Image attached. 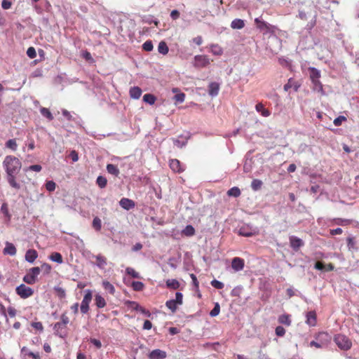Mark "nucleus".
Listing matches in <instances>:
<instances>
[{"label": "nucleus", "instance_id": "1", "mask_svg": "<svg viewBox=\"0 0 359 359\" xmlns=\"http://www.w3.org/2000/svg\"><path fill=\"white\" fill-rule=\"evenodd\" d=\"M3 165L6 170V180L9 185L15 189H20V184L17 182L15 175L20 170L22 163L20 161L13 156H7L4 158Z\"/></svg>", "mask_w": 359, "mask_h": 359}, {"label": "nucleus", "instance_id": "2", "mask_svg": "<svg viewBox=\"0 0 359 359\" xmlns=\"http://www.w3.org/2000/svg\"><path fill=\"white\" fill-rule=\"evenodd\" d=\"M61 321L57 322L54 325L53 329L55 330V334L60 337H63L66 335V332L64 330V328L69 323V319L67 316L66 313H62L60 317Z\"/></svg>", "mask_w": 359, "mask_h": 359}, {"label": "nucleus", "instance_id": "3", "mask_svg": "<svg viewBox=\"0 0 359 359\" xmlns=\"http://www.w3.org/2000/svg\"><path fill=\"white\" fill-rule=\"evenodd\" d=\"M257 27L264 34H266L269 33H273L276 29V27L262 20L261 18H257L255 19Z\"/></svg>", "mask_w": 359, "mask_h": 359}, {"label": "nucleus", "instance_id": "4", "mask_svg": "<svg viewBox=\"0 0 359 359\" xmlns=\"http://www.w3.org/2000/svg\"><path fill=\"white\" fill-rule=\"evenodd\" d=\"M334 340L337 346L342 350H348L352 346L351 341L344 334L336 335Z\"/></svg>", "mask_w": 359, "mask_h": 359}, {"label": "nucleus", "instance_id": "5", "mask_svg": "<svg viewBox=\"0 0 359 359\" xmlns=\"http://www.w3.org/2000/svg\"><path fill=\"white\" fill-rule=\"evenodd\" d=\"M40 272L41 269L38 266L31 268L29 272L23 277V281L29 285L35 283Z\"/></svg>", "mask_w": 359, "mask_h": 359}, {"label": "nucleus", "instance_id": "6", "mask_svg": "<svg viewBox=\"0 0 359 359\" xmlns=\"http://www.w3.org/2000/svg\"><path fill=\"white\" fill-rule=\"evenodd\" d=\"M15 290L16 293L22 299H27L31 297L34 293V290L31 287L24 284L18 286Z\"/></svg>", "mask_w": 359, "mask_h": 359}, {"label": "nucleus", "instance_id": "7", "mask_svg": "<svg viewBox=\"0 0 359 359\" xmlns=\"http://www.w3.org/2000/svg\"><path fill=\"white\" fill-rule=\"evenodd\" d=\"M210 60L207 55H198L194 57V66L198 68H203L210 65Z\"/></svg>", "mask_w": 359, "mask_h": 359}, {"label": "nucleus", "instance_id": "8", "mask_svg": "<svg viewBox=\"0 0 359 359\" xmlns=\"http://www.w3.org/2000/svg\"><path fill=\"white\" fill-rule=\"evenodd\" d=\"M316 339L319 341L322 346L325 348L330 343L332 337L327 332H322L318 334Z\"/></svg>", "mask_w": 359, "mask_h": 359}, {"label": "nucleus", "instance_id": "9", "mask_svg": "<svg viewBox=\"0 0 359 359\" xmlns=\"http://www.w3.org/2000/svg\"><path fill=\"white\" fill-rule=\"evenodd\" d=\"M290 247L295 251H297L299 248L304 245V242L302 239L294 236H291L289 238Z\"/></svg>", "mask_w": 359, "mask_h": 359}, {"label": "nucleus", "instance_id": "10", "mask_svg": "<svg viewBox=\"0 0 359 359\" xmlns=\"http://www.w3.org/2000/svg\"><path fill=\"white\" fill-rule=\"evenodd\" d=\"M149 359H164L167 357L165 351L161 349H154L149 353Z\"/></svg>", "mask_w": 359, "mask_h": 359}, {"label": "nucleus", "instance_id": "11", "mask_svg": "<svg viewBox=\"0 0 359 359\" xmlns=\"http://www.w3.org/2000/svg\"><path fill=\"white\" fill-rule=\"evenodd\" d=\"M120 206L124 210H129L135 206V203L129 198H123L119 201Z\"/></svg>", "mask_w": 359, "mask_h": 359}, {"label": "nucleus", "instance_id": "12", "mask_svg": "<svg viewBox=\"0 0 359 359\" xmlns=\"http://www.w3.org/2000/svg\"><path fill=\"white\" fill-rule=\"evenodd\" d=\"M231 266L236 271H239L242 270L244 267L243 259H242L239 257L233 258L232 260V262H231Z\"/></svg>", "mask_w": 359, "mask_h": 359}, {"label": "nucleus", "instance_id": "13", "mask_svg": "<svg viewBox=\"0 0 359 359\" xmlns=\"http://www.w3.org/2000/svg\"><path fill=\"white\" fill-rule=\"evenodd\" d=\"M38 257V253L35 250L29 249L26 252L25 260L29 263H33Z\"/></svg>", "mask_w": 359, "mask_h": 359}, {"label": "nucleus", "instance_id": "14", "mask_svg": "<svg viewBox=\"0 0 359 359\" xmlns=\"http://www.w3.org/2000/svg\"><path fill=\"white\" fill-rule=\"evenodd\" d=\"M219 90V85L216 82H212L208 86V94L212 97H215L218 95Z\"/></svg>", "mask_w": 359, "mask_h": 359}, {"label": "nucleus", "instance_id": "15", "mask_svg": "<svg viewBox=\"0 0 359 359\" xmlns=\"http://www.w3.org/2000/svg\"><path fill=\"white\" fill-rule=\"evenodd\" d=\"M306 323L309 326H315L316 324V315L315 311H309L306 315Z\"/></svg>", "mask_w": 359, "mask_h": 359}, {"label": "nucleus", "instance_id": "16", "mask_svg": "<svg viewBox=\"0 0 359 359\" xmlns=\"http://www.w3.org/2000/svg\"><path fill=\"white\" fill-rule=\"evenodd\" d=\"M170 167L174 172H181L184 168L181 166L180 161L172 159L170 161Z\"/></svg>", "mask_w": 359, "mask_h": 359}, {"label": "nucleus", "instance_id": "17", "mask_svg": "<svg viewBox=\"0 0 359 359\" xmlns=\"http://www.w3.org/2000/svg\"><path fill=\"white\" fill-rule=\"evenodd\" d=\"M16 248L13 243L6 242V247L4 249V253L5 255H9L11 256H14L16 254Z\"/></svg>", "mask_w": 359, "mask_h": 359}, {"label": "nucleus", "instance_id": "18", "mask_svg": "<svg viewBox=\"0 0 359 359\" xmlns=\"http://www.w3.org/2000/svg\"><path fill=\"white\" fill-rule=\"evenodd\" d=\"M142 92L141 88L137 86L132 87L129 92L130 97L135 100L139 99L142 95Z\"/></svg>", "mask_w": 359, "mask_h": 359}, {"label": "nucleus", "instance_id": "19", "mask_svg": "<svg viewBox=\"0 0 359 359\" xmlns=\"http://www.w3.org/2000/svg\"><path fill=\"white\" fill-rule=\"evenodd\" d=\"M245 27V22L241 19H234L231 23V27L233 29H241Z\"/></svg>", "mask_w": 359, "mask_h": 359}, {"label": "nucleus", "instance_id": "20", "mask_svg": "<svg viewBox=\"0 0 359 359\" xmlns=\"http://www.w3.org/2000/svg\"><path fill=\"white\" fill-rule=\"evenodd\" d=\"M238 233L245 237H250L254 235V232L247 226H241L238 230Z\"/></svg>", "mask_w": 359, "mask_h": 359}, {"label": "nucleus", "instance_id": "21", "mask_svg": "<svg viewBox=\"0 0 359 359\" xmlns=\"http://www.w3.org/2000/svg\"><path fill=\"white\" fill-rule=\"evenodd\" d=\"M94 257L97 261L96 265L100 269H104L107 265V259L101 255H95Z\"/></svg>", "mask_w": 359, "mask_h": 359}, {"label": "nucleus", "instance_id": "22", "mask_svg": "<svg viewBox=\"0 0 359 359\" xmlns=\"http://www.w3.org/2000/svg\"><path fill=\"white\" fill-rule=\"evenodd\" d=\"M299 85L294 82L292 79L288 80V82L284 86L285 91H288L290 88H293L294 91H297Z\"/></svg>", "mask_w": 359, "mask_h": 359}, {"label": "nucleus", "instance_id": "23", "mask_svg": "<svg viewBox=\"0 0 359 359\" xmlns=\"http://www.w3.org/2000/svg\"><path fill=\"white\" fill-rule=\"evenodd\" d=\"M255 109L258 112H261L262 115L264 117H267L270 115L269 111L265 109L262 103L257 104Z\"/></svg>", "mask_w": 359, "mask_h": 359}, {"label": "nucleus", "instance_id": "24", "mask_svg": "<svg viewBox=\"0 0 359 359\" xmlns=\"http://www.w3.org/2000/svg\"><path fill=\"white\" fill-rule=\"evenodd\" d=\"M169 48L165 41H161L158 46V51L162 55H166L168 53Z\"/></svg>", "mask_w": 359, "mask_h": 359}, {"label": "nucleus", "instance_id": "25", "mask_svg": "<svg viewBox=\"0 0 359 359\" xmlns=\"http://www.w3.org/2000/svg\"><path fill=\"white\" fill-rule=\"evenodd\" d=\"M211 53L215 55H221L223 53V49L217 44H211L210 46Z\"/></svg>", "mask_w": 359, "mask_h": 359}, {"label": "nucleus", "instance_id": "26", "mask_svg": "<svg viewBox=\"0 0 359 359\" xmlns=\"http://www.w3.org/2000/svg\"><path fill=\"white\" fill-rule=\"evenodd\" d=\"M107 170L109 173L117 177L120 172L116 165L114 164H107Z\"/></svg>", "mask_w": 359, "mask_h": 359}, {"label": "nucleus", "instance_id": "27", "mask_svg": "<svg viewBox=\"0 0 359 359\" xmlns=\"http://www.w3.org/2000/svg\"><path fill=\"white\" fill-rule=\"evenodd\" d=\"M166 285L169 288L177 290L180 287V283L176 279H168L166 281Z\"/></svg>", "mask_w": 359, "mask_h": 359}, {"label": "nucleus", "instance_id": "28", "mask_svg": "<svg viewBox=\"0 0 359 359\" xmlns=\"http://www.w3.org/2000/svg\"><path fill=\"white\" fill-rule=\"evenodd\" d=\"M95 304L98 308H103L106 306L104 299L100 294H96L95 297Z\"/></svg>", "mask_w": 359, "mask_h": 359}, {"label": "nucleus", "instance_id": "29", "mask_svg": "<svg viewBox=\"0 0 359 359\" xmlns=\"http://www.w3.org/2000/svg\"><path fill=\"white\" fill-rule=\"evenodd\" d=\"M309 71H310V77H311V81L319 79V78L320 76V73L319 70H318L315 67H310Z\"/></svg>", "mask_w": 359, "mask_h": 359}, {"label": "nucleus", "instance_id": "30", "mask_svg": "<svg viewBox=\"0 0 359 359\" xmlns=\"http://www.w3.org/2000/svg\"><path fill=\"white\" fill-rule=\"evenodd\" d=\"M102 286L105 290H107L110 294H114L115 292V288L112 284L107 280L102 282Z\"/></svg>", "mask_w": 359, "mask_h": 359}, {"label": "nucleus", "instance_id": "31", "mask_svg": "<svg viewBox=\"0 0 359 359\" xmlns=\"http://www.w3.org/2000/svg\"><path fill=\"white\" fill-rule=\"evenodd\" d=\"M50 259L58 264H62L63 262L62 257L59 252L52 253L50 256Z\"/></svg>", "mask_w": 359, "mask_h": 359}, {"label": "nucleus", "instance_id": "32", "mask_svg": "<svg viewBox=\"0 0 359 359\" xmlns=\"http://www.w3.org/2000/svg\"><path fill=\"white\" fill-rule=\"evenodd\" d=\"M165 306L170 309L171 310V311L172 313L175 312L177 309V306H179L175 301L174 299H170V300H168L165 302Z\"/></svg>", "mask_w": 359, "mask_h": 359}, {"label": "nucleus", "instance_id": "33", "mask_svg": "<svg viewBox=\"0 0 359 359\" xmlns=\"http://www.w3.org/2000/svg\"><path fill=\"white\" fill-rule=\"evenodd\" d=\"M263 183L260 180L255 179L251 182V188L254 191H258L261 189Z\"/></svg>", "mask_w": 359, "mask_h": 359}, {"label": "nucleus", "instance_id": "34", "mask_svg": "<svg viewBox=\"0 0 359 359\" xmlns=\"http://www.w3.org/2000/svg\"><path fill=\"white\" fill-rule=\"evenodd\" d=\"M96 183L98 185V187L101 189L104 188L107 186V180L105 177L103 176H98L96 180Z\"/></svg>", "mask_w": 359, "mask_h": 359}, {"label": "nucleus", "instance_id": "35", "mask_svg": "<svg viewBox=\"0 0 359 359\" xmlns=\"http://www.w3.org/2000/svg\"><path fill=\"white\" fill-rule=\"evenodd\" d=\"M40 112L44 117L47 118L49 121H52L53 119V116L52 115L50 110L45 107H41L40 109Z\"/></svg>", "mask_w": 359, "mask_h": 359}, {"label": "nucleus", "instance_id": "36", "mask_svg": "<svg viewBox=\"0 0 359 359\" xmlns=\"http://www.w3.org/2000/svg\"><path fill=\"white\" fill-rule=\"evenodd\" d=\"M6 147L12 151H16L18 148V144L16 143V140L15 139L8 140L6 142Z\"/></svg>", "mask_w": 359, "mask_h": 359}, {"label": "nucleus", "instance_id": "37", "mask_svg": "<svg viewBox=\"0 0 359 359\" xmlns=\"http://www.w3.org/2000/svg\"><path fill=\"white\" fill-rule=\"evenodd\" d=\"M143 101L151 105L155 103L156 97L151 94H145L143 96Z\"/></svg>", "mask_w": 359, "mask_h": 359}, {"label": "nucleus", "instance_id": "38", "mask_svg": "<svg viewBox=\"0 0 359 359\" xmlns=\"http://www.w3.org/2000/svg\"><path fill=\"white\" fill-rule=\"evenodd\" d=\"M182 233L187 236H191L195 233V229L191 225H187L183 229Z\"/></svg>", "mask_w": 359, "mask_h": 359}, {"label": "nucleus", "instance_id": "39", "mask_svg": "<svg viewBox=\"0 0 359 359\" xmlns=\"http://www.w3.org/2000/svg\"><path fill=\"white\" fill-rule=\"evenodd\" d=\"M227 194L229 196L238 197L241 195V191L238 187H233L227 191Z\"/></svg>", "mask_w": 359, "mask_h": 359}, {"label": "nucleus", "instance_id": "40", "mask_svg": "<svg viewBox=\"0 0 359 359\" xmlns=\"http://www.w3.org/2000/svg\"><path fill=\"white\" fill-rule=\"evenodd\" d=\"M144 285L140 281H133L132 283V287L135 291H142L144 289Z\"/></svg>", "mask_w": 359, "mask_h": 359}, {"label": "nucleus", "instance_id": "41", "mask_svg": "<svg viewBox=\"0 0 359 359\" xmlns=\"http://www.w3.org/2000/svg\"><path fill=\"white\" fill-rule=\"evenodd\" d=\"M93 227L96 231H100L102 228V222L101 219L98 217H95L93 220Z\"/></svg>", "mask_w": 359, "mask_h": 359}, {"label": "nucleus", "instance_id": "42", "mask_svg": "<svg viewBox=\"0 0 359 359\" xmlns=\"http://www.w3.org/2000/svg\"><path fill=\"white\" fill-rule=\"evenodd\" d=\"M126 272L127 273V274L130 275V276H132L134 278H140L139 273L135 271V270L131 267H127L126 269Z\"/></svg>", "mask_w": 359, "mask_h": 359}, {"label": "nucleus", "instance_id": "43", "mask_svg": "<svg viewBox=\"0 0 359 359\" xmlns=\"http://www.w3.org/2000/svg\"><path fill=\"white\" fill-rule=\"evenodd\" d=\"M85 292L82 302L89 304L92 300V292L89 290H86Z\"/></svg>", "mask_w": 359, "mask_h": 359}, {"label": "nucleus", "instance_id": "44", "mask_svg": "<svg viewBox=\"0 0 359 359\" xmlns=\"http://www.w3.org/2000/svg\"><path fill=\"white\" fill-rule=\"evenodd\" d=\"M54 290L56 292L57 295L60 299H63V298L65 297L66 292H65V290L62 287H58V286L57 287H54Z\"/></svg>", "mask_w": 359, "mask_h": 359}, {"label": "nucleus", "instance_id": "45", "mask_svg": "<svg viewBox=\"0 0 359 359\" xmlns=\"http://www.w3.org/2000/svg\"><path fill=\"white\" fill-rule=\"evenodd\" d=\"M312 83L313 84V90L318 92L323 91V85L321 84L319 79L313 80Z\"/></svg>", "mask_w": 359, "mask_h": 359}, {"label": "nucleus", "instance_id": "46", "mask_svg": "<svg viewBox=\"0 0 359 359\" xmlns=\"http://www.w3.org/2000/svg\"><path fill=\"white\" fill-rule=\"evenodd\" d=\"M153 48L154 46L151 41H147L142 44V48L145 51H151Z\"/></svg>", "mask_w": 359, "mask_h": 359}, {"label": "nucleus", "instance_id": "47", "mask_svg": "<svg viewBox=\"0 0 359 359\" xmlns=\"http://www.w3.org/2000/svg\"><path fill=\"white\" fill-rule=\"evenodd\" d=\"M347 246L349 250H355V241L354 240V238L353 237H348L347 238Z\"/></svg>", "mask_w": 359, "mask_h": 359}, {"label": "nucleus", "instance_id": "48", "mask_svg": "<svg viewBox=\"0 0 359 359\" xmlns=\"http://www.w3.org/2000/svg\"><path fill=\"white\" fill-rule=\"evenodd\" d=\"M219 311H220L219 304L218 303H216L215 305V307L210 311V315L212 317H215L219 315Z\"/></svg>", "mask_w": 359, "mask_h": 359}, {"label": "nucleus", "instance_id": "49", "mask_svg": "<svg viewBox=\"0 0 359 359\" xmlns=\"http://www.w3.org/2000/svg\"><path fill=\"white\" fill-rule=\"evenodd\" d=\"M46 189L48 191H53L55 189V187H56V184L53 182V181H48L46 183Z\"/></svg>", "mask_w": 359, "mask_h": 359}, {"label": "nucleus", "instance_id": "50", "mask_svg": "<svg viewBox=\"0 0 359 359\" xmlns=\"http://www.w3.org/2000/svg\"><path fill=\"white\" fill-rule=\"evenodd\" d=\"M185 95L183 93L176 94L173 99L178 103H182L184 101Z\"/></svg>", "mask_w": 359, "mask_h": 359}, {"label": "nucleus", "instance_id": "51", "mask_svg": "<svg viewBox=\"0 0 359 359\" xmlns=\"http://www.w3.org/2000/svg\"><path fill=\"white\" fill-rule=\"evenodd\" d=\"M174 301L180 306L183 303V294L182 292H177L175 294V299Z\"/></svg>", "mask_w": 359, "mask_h": 359}, {"label": "nucleus", "instance_id": "52", "mask_svg": "<svg viewBox=\"0 0 359 359\" xmlns=\"http://www.w3.org/2000/svg\"><path fill=\"white\" fill-rule=\"evenodd\" d=\"M211 285L216 289H222L224 286V283L217 280H213L211 281Z\"/></svg>", "mask_w": 359, "mask_h": 359}, {"label": "nucleus", "instance_id": "53", "mask_svg": "<svg viewBox=\"0 0 359 359\" xmlns=\"http://www.w3.org/2000/svg\"><path fill=\"white\" fill-rule=\"evenodd\" d=\"M346 118L344 116H338L337 118H336L334 120V124L336 126H339L341 125L342 122L346 121Z\"/></svg>", "mask_w": 359, "mask_h": 359}, {"label": "nucleus", "instance_id": "54", "mask_svg": "<svg viewBox=\"0 0 359 359\" xmlns=\"http://www.w3.org/2000/svg\"><path fill=\"white\" fill-rule=\"evenodd\" d=\"M279 322L280 323L285 324V325H290V323H291L289 317L287 316H285V315L281 316L279 318Z\"/></svg>", "mask_w": 359, "mask_h": 359}, {"label": "nucleus", "instance_id": "55", "mask_svg": "<svg viewBox=\"0 0 359 359\" xmlns=\"http://www.w3.org/2000/svg\"><path fill=\"white\" fill-rule=\"evenodd\" d=\"M27 55H28L29 57H30L31 59H33L36 56V50L34 49V48L33 47H29L27 50Z\"/></svg>", "mask_w": 359, "mask_h": 359}, {"label": "nucleus", "instance_id": "56", "mask_svg": "<svg viewBox=\"0 0 359 359\" xmlns=\"http://www.w3.org/2000/svg\"><path fill=\"white\" fill-rule=\"evenodd\" d=\"M1 211L2 213L8 217V219L11 218V215L8 212V206L6 203H4L1 207Z\"/></svg>", "mask_w": 359, "mask_h": 359}, {"label": "nucleus", "instance_id": "57", "mask_svg": "<svg viewBox=\"0 0 359 359\" xmlns=\"http://www.w3.org/2000/svg\"><path fill=\"white\" fill-rule=\"evenodd\" d=\"M276 334L278 337H283L285 334V330L282 326H278L276 328Z\"/></svg>", "mask_w": 359, "mask_h": 359}, {"label": "nucleus", "instance_id": "58", "mask_svg": "<svg viewBox=\"0 0 359 359\" xmlns=\"http://www.w3.org/2000/svg\"><path fill=\"white\" fill-rule=\"evenodd\" d=\"M80 310H81V312L83 314L88 313V311H89V304L81 302Z\"/></svg>", "mask_w": 359, "mask_h": 359}, {"label": "nucleus", "instance_id": "59", "mask_svg": "<svg viewBox=\"0 0 359 359\" xmlns=\"http://www.w3.org/2000/svg\"><path fill=\"white\" fill-rule=\"evenodd\" d=\"M42 169V167L40 165H32L28 167L26 170H32L35 172H40Z\"/></svg>", "mask_w": 359, "mask_h": 359}, {"label": "nucleus", "instance_id": "60", "mask_svg": "<svg viewBox=\"0 0 359 359\" xmlns=\"http://www.w3.org/2000/svg\"><path fill=\"white\" fill-rule=\"evenodd\" d=\"M173 142H174V144L179 148H182L184 146L186 145V143H187V141H185V140L181 141L178 139L174 140Z\"/></svg>", "mask_w": 359, "mask_h": 359}, {"label": "nucleus", "instance_id": "61", "mask_svg": "<svg viewBox=\"0 0 359 359\" xmlns=\"http://www.w3.org/2000/svg\"><path fill=\"white\" fill-rule=\"evenodd\" d=\"M90 341L92 344H93L95 346H96L97 348H101L102 346V343L100 340L97 339H95V338H92L90 339Z\"/></svg>", "mask_w": 359, "mask_h": 359}, {"label": "nucleus", "instance_id": "62", "mask_svg": "<svg viewBox=\"0 0 359 359\" xmlns=\"http://www.w3.org/2000/svg\"><path fill=\"white\" fill-rule=\"evenodd\" d=\"M69 157L72 158L73 162H76L79 160V156L76 151L73 150L69 154Z\"/></svg>", "mask_w": 359, "mask_h": 359}, {"label": "nucleus", "instance_id": "63", "mask_svg": "<svg viewBox=\"0 0 359 359\" xmlns=\"http://www.w3.org/2000/svg\"><path fill=\"white\" fill-rule=\"evenodd\" d=\"M32 326L39 331H42L43 327L41 322H34L32 323Z\"/></svg>", "mask_w": 359, "mask_h": 359}, {"label": "nucleus", "instance_id": "64", "mask_svg": "<svg viewBox=\"0 0 359 359\" xmlns=\"http://www.w3.org/2000/svg\"><path fill=\"white\" fill-rule=\"evenodd\" d=\"M314 268L317 270L324 271L325 269V265H324L323 263L320 262H317L315 264Z\"/></svg>", "mask_w": 359, "mask_h": 359}]
</instances>
